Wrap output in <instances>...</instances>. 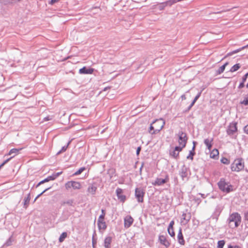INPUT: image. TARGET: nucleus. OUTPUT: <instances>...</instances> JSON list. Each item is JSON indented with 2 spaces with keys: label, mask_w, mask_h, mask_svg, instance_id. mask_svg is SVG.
I'll return each instance as SVG.
<instances>
[{
  "label": "nucleus",
  "mask_w": 248,
  "mask_h": 248,
  "mask_svg": "<svg viewBox=\"0 0 248 248\" xmlns=\"http://www.w3.org/2000/svg\"><path fill=\"white\" fill-rule=\"evenodd\" d=\"M165 124V122L163 119H156L151 124L149 132L152 135L159 132L164 127Z\"/></svg>",
  "instance_id": "obj_1"
},
{
  "label": "nucleus",
  "mask_w": 248,
  "mask_h": 248,
  "mask_svg": "<svg viewBox=\"0 0 248 248\" xmlns=\"http://www.w3.org/2000/svg\"><path fill=\"white\" fill-rule=\"evenodd\" d=\"M228 224L231 228H235L240 224L241 217L237 213H233L230 215L228 219Z\"/></svg>",
  "instance_id": "obj_2"
},
{
  "label": "nucleus",
  "mask_w": 248,
  "mask_h": 248,
  "mask_svg": "<svg viewBox=\"0 0 248 248\" xmlns=\"http://www.w3.org/2000/svg\"><path fill=\"white\" fill-rule=\"evenodd\" d=\"M244 167L245 162L241 158L235 159L231 165L232 171L237 172L243 170Z\"/></svg>",
  "instance_id": "obj_3"
},
{
  "label": "nucleus",
  "mask_w": 248,
  "mask_h": 248,
  "mask_svg": "<svg viewBox=\"0 0 248 248\" xmlns=\"http://www.w3.org/2000/svg\"><path fill=\"white\" fill-rule=\"evenodd\" d=\"M219 189L226 193H229L233 190L232 186L229 183H227L224 179H221L218 183Z\"/></svg>",
  "instance_id": "obj_4"
},
{
  "label": "nucleus",
  "mask_w": 248,
  "mask_h": 248,
  "mask_svg": "<svg viewBox=\"0 0 248 248\" xmlns=\"http://www.w3.org/2000/svg\"><path fill=\"white\" fill-rule=\"evenodd\" d=\"M65 188L69 190L71 188L74 189H79L81 188L80 183L74 181H68L65 184Z\"/></svg>",
  "instance_id": "obj_5"
},
{
  "label": "nucleus",
  "mask_w": 248,
  "mask_h": 248,
  "mask_svg": "<svg viewBox=\"0 0 248 248\" xmlns=\"http://www.w3.org/2000/svg\"><path fill=\"white\" fill-rule=\"evenodd\" d=\"M187 140L186 135L185 133L183 132L179 133L178 140L179 146L178 147L183 149L186 146Z\"/></svg>",
  "instance_id": "obj_6"
},
{
  "label": "nucleus",
  "mask_w": 248,
  "mask_h": 248,
  "mask_svg": "<svg viewBox=\"0 0 248 248\" xmlns=\"http://www.w3.org/2000/svg\"><path fill=\"white\" fill-rule=\"evenodd\" d=\"M237 124L236 122H232L230 124L227 130V133L228 135H233L237 131Z\"/></svg>",
  "instance_id": "obj_7"
},
{
  "label": "nucleus",
  "mask_w": 248,
  "mask_h": 248,
  "mask_svg": "<svg viewBox=\"0 0 248 248\" xmlns=\"http://www.w3.org/2000/svg\"><path fill=\"white\" fill-rule=\"evenodd\" d=\"M144 195V192L142 189L138 188L135 189V196L139 202H143Z\"/></svg>",
  "instance_id": "obj_8"
},
{
  "label": "nucleus",
  "mask_w": 248,
  "mask_h": 248,
  "mask_svg": "<svg viewBox=\"0 0 248 248\" xmlns=\"http://www.w3.org/2000/svg\"><path fill=\"white\" fill-rule=\"evenodd\" d=\"M116 193L118 199L122 202H124L126 200V197L123 195V190L120 188H118L116 190Z\"/></svg>",
  "instance_id": "obj_9"
},
{
  "label": "nucleus",
  "mask_w": 248,
  "mask_h": 248,
  "mask_svg": "<svg viewBox=\"0 0 248 248\" xmlns=\"http://www.w3.org/2000/svg\"><path fill=\"white\" fill-rule=\"evenodd\" d=\"M159 241L162 245H164L166 248H168L170 245V242L168 240L166 237L163 235H159Z\"/></svg>",
  "instance_id": "obj_10"
},
{
  "label": "nucleus",
  "mask_w": 248,
  "mask_h": 248,
  "mask_svg": "<svg viewBox=\"0 0 248 248\" xmlns=\"http://www.w3.org/2000/svg\"><path fill=\"white\" fill-rule=\"evenodd\" d=\"M133 218L130 216H127L124 219V225L125 228H129L133 223Z\"/></svg>",
  "instance_id": "obj_11"
},
{
  "label": "nucleus",
  "mask_w": 248,
  "mask_h": 248,
  "mask_svg": "<svg viewBox=\"0 0 248 248\" xmlns=\"http://www.w3.org/2000/svg\"><path fill=\"white\" fill-rule=\"evenodd\" d=\"M169 179L168 176H166L165 179L157 178L153 183V185L157 186L162 185L167 183L169 181Z\"/></svg>",
  "instance_id": "obj_12"
},
{
  "label": "nucleus",
  "mask_w": 248,
  "mask_h": 248,
  "mask_svg": "<svg viewBox=\"0 0 248 248\" xmlns=\"http://www.w3.org/2000/svg\"><path fill=\"white\" fill-rule=\"evenodd\" d=\"M94 71V69L90 68H86V67H83V68H81L79 70V73L80 74H92L93 73Z\"/></svg>",
  "instance_id": "obj_13"
},
{
  "label": "nucleus",
  "mask_w": 248,
  "mask_h": 248,
  "mask_svg": "<svg viewBox=\"0 0 248 248\" xmlns=\"http://www.w3.org/2000/svg\"><path fill=\"white\" fill-rule=\"evenodd\" d=\"M190 219V215H188L187 216L186 213H183L182 216V218L181 219V223L183 225H186Z\"/></svg>",
  "instance_id": "obj_14"
},
{
  "label": "nucleus",
  "mask_w": 248,
  "mask_h": 248,
  "mask_svg": "<svg viewBox=\"0 0 248 248\" xmlns=\"http://www.w3.org/2000/svg\"><path fill=\"white\" fill-rule=\"evenodd\" d=\"M182 150V149L176 146L175 147L174 150L170 152V155L171 156L175 158H177L179 156V152Z\"/></svg>",
  "instance_id": "obj_15"
},
{
  "label": "nucleus",
  "mask_w": 248,
  "mask_h": 248,
  "mask_svg": "<svg viewBox=\"0 0 248 248\" xmlns=\"http://www.w3.org/2000/svg\"><path fill=\"white\" fill-rule=\"evenodd\" d=\"M96 190L97 187L93 185H91L88 187L87 192L88 194L94 195L96 193Z\"/></svg>",
  "instance_id": "obj_16"
},
{
  "label": "nucleus",
  "mask_w": 248,
  "mask_h": 248,
  "mask_svg": "<svg viewBox=\"0 0 248 248\" xmlns=\"http://www.w3.org/2000/svg\"><path fill=\"white\" fill-rule=\"evenodd\" d=\"M177 237L179 243L182 245H184L185 242L183 238L181 229H180L179 231Z\"/></svg>",
  "instance_id": "obj_17"
},
{
  "label": "nucleus",
  "mask_w": 248,
  "mask_h": 248,
  "mask_svg": "<svg viewBox=\"0 0 248 248\" xmlns=\"http://www.w3.org/2000/svg\"><path fill=\"white\" fill-rule=\"evenodd\" d=\"M219 152L217 149H213L210 154V156L213 159H218Z\"/></svg>",
  "instance_id": "obj_18"
},
{
  "label": "nucleus",
  "mask_w": 248,
  "mask_h": 248,
  "mask_svg": "<svg viewBox=\"0 0 248 248\" xmlns=\"http://www.w3.org/2000/svg\"><path fill=\"white\" fill-rule=\"evenodd\" d=\"M97 224L100 230L104 231L107 228V225L104 220H98Z\"/></svg>",
  "instance_id": "obj_19"
},
{
  "label": "nucleus",
  "mask_w": 248,
  "mask_h": 248,
  "mask_svg": "<svg viewBox=\"0 0 248 248\" xmlns=\"http://www.w3.org/2000/svg\"><path fill=\"white\" fill-rule=\"evenodd\" d=\"M112 241V238L110 236L107 237L104 241V246L106 248H110Z\"/></svg>",
  "instance_id": "obj_20"
},
{
  "label": "nucleus",
  "mask_w": 248,
  "mask_h": 248,
  "mask_svg": "<svg viewBox=\"0 0 248 248\" xmlns=\"http://www.w3.org/2000/svg\"><path fill=\"white\" fill-rule=\"evenodd\" d=\"M54 180H55V177H53L52 175L49 176L47 177L44 180L40 181L38 184L37 186H38L40 185L43 184H44L45 183L48 182L49 181Z\"/></svg>",
  "instance_id": "obj_21"
},
{
  "label": "nucleus",
  "mask_w": 248,
  "mask_h": 248,
  "mask_svg": "<svg viewBox=\"0 0 248 248\" xmlns=\"http://www.w3.org/2000/svg\"><path fill=\"white\" fill-rule=\"evenodd\" d=\"M213 139L210 140L209 139H205L204 140V143L207 147L208 149L210 150L212 146Z\"/></svg>",
  "instance_id": "obj_22"
},
{
  "label": "nucleus",
  "mask_w": 248,
  "mask_h": 248,
  "mask_svg": "<svg viewBox=\"0 0 248 248\" xmlns=\"http://www.w3.org/2000/svg\"><path fill=\"white\" fill-rule=\"evenodd\" d=\"M21 149H22L21 148L19 149H17L16 148L12 149L9 151V152L8 153V155H11L14 154H15V155L13 156V157H14L15 155L18 154L19 151H20Z\"/></svg>",
  "instance_id": "obj_23"
},
{
  "label": "nucleus",
  "mask_w": 248,
  "mask_h": 248,
  "mask_svg": "<svg viewBox=\"0 0 248 248\" xmlns=\"http://www.w3.org/2000/svg\"><path fill=\"white\" fill-rule=\"evenodd\" d=\"M168 232L169 234L171 236L174 237L175 236V232L173 230V227L172 226H171L169 224Z\"/></svg>",
  "instance_id": "obj_24"
},
{
  "label": "nucleus",
  "mask_w": 248,
  "mask_h": 248,
  "mask_svg": "<svg viewBox=\"0 0 248 248\" xmlns=\"http://www.w3.org/2000/svg\"><path fill=\"white\" fill-rule=\"evenodd\" d=\"M240 64L239 63H237L232 66L230 70L231 72H234L237 71L240 68Z\"/></svg>",
  "instance_id": "obj_25"
},
{
  "label": "nucleus",
  "mask_w": 248,
  "mask_h": 248,
  "mask_svg": "<svg viewBox=\"0 0 248 248\" xmlns=\"http://www.w3.org/2000/svg\"><path fill=\"white\" fill-rule=\"evenodd\" d=\"M229 63L228 62H226L224 65L220 66L217 71V74H220L223 73L225 69V67L227 65H228Z\"/></svg>",
  "instance_id": "obj_26"
},
{
  "label": "nucleus",
  "mask_w": 248,
  "mask_h": 248,
  "mask_svg": "<svg viewBox=\"0 0 248 248\" xmlns=\"http://www.w3.org/2000/svg\"><path fill=\"white\" fill-rule=\"evenodd\" d=\"M67 233L65 232H62L60 235L59 240L60 242H62L65 238L67 237Z\"/></svg>",
  "instance_id": "obj_27"
},
{
  "label": "nucleus",
  "mask_w": 248,
  "mask_h": 248,
  "mask_svg": "<svg viewBox=\"0 0 248 248\" xmlns=\"http://www.w3.org/2000/svg\"><path fill=\"white\" fill-rule=\"evenodd\" d=\"M225 244V241L223 240L218 241L217 248H223Z\"/></svg>",
  "instance_id": "obj_28"
},
{
  "label": "nucleus",
  "mask_w": 248,
  "mask_h": 248,
  "mask_svg": "<svg viewBox=\"0 0 248 248\" xmlns=\"http://www.w3.org/2000/svg\"><path fill=\"white\" fill-rule=\"evenodd\" d=\"M84 170H85V167L80 168L78 171L74 173V175H78L81 174Z\"/></svg>",
  "instance_id": "obj_29"
},
{
  "label": "nucleus",
  "mask_w": 248,
  "mask_h": 248,
  "mask_svg": "<svg viewBox=\"0 0 248 248\" xmlns=\"http://www.w3.org/2000/svg\"><path fill=\"white\" fill-rule=\"evenodd\" d=\"M220 161H221V163H222L223 164H224L228 165V164H230V160L226 157H222Z\"/></svg>",
  "instance_id": "obj_30"
},
{
  "label": "nucleus",
  "mask_w": 248,
  "mask_h": 248,
  "mask_svg": "<svg viewBox=\"0 0 248 248\" xmlns=\"http://www.w3.org/2000/svg\"><path fill=\"white\" fill-rule=\"evenodd\" d=\"M200 93H199V94H198L194 98V99L193 100V101H192V102L191 103L190 106V107L189 108H191L193 105L194 104H195V103L196 102V101L197 100V99L199 98V97H200Z\"/></svg>",
  "instance_id": "obj_31"
},
{
  "label": "nucleus",
  "mask_w": 248,
  "mask_h": 248,
  "mask_svg": "<svg viewBox=\"0 0 248 248\" xmlns=\"http://www.w3.org/2000/svg\"><path fill=\"white\" fill-rule=\"evenodd\" d=\"M241 103L245 105H248V95L244 98Z\"/></svg>",
  "instance_id": "obj_32"
},
{
  "label": "nucleus",
  "mask_w": 248,
  "mask_h": 248,
  "mask_svg": "<svg viewBox=\"0 0 248 248\" xmlns=\"http://www.w3.org/2000/svg\"><path fill=\"white\" fill-rule=\"evenodd\" d=\"M13 157H11L7 160H5L0 165V169L3 167L6 163H7Z\"/></svg>",
  "instance_id": "obj_33"
},
{
  "label": "nucleus",
  "mask_w": 248,
  "mask_h": 248,
  "mask_svg": "<svg viewBox=\"0 0 248 248\" xmlns=\"http://www.w3.org/2000/svg\"><path fill=\"white\" fill-rule=\"evenodd\" d=\"M248 77V72L242 78V82H245Z\"/></svg>",
  "instance_id": "obj_34"
},
{
  "label": "nucleus",
  "mask_w": 248,
  "mask_h": 248,
  "mask_svg": "<svg viewBox=\"0 0 248 248\" xmlns=\"http://www.w3.org/2000/svg\"><path fill=\"white\" fill-rule=\"evenodd\" d=\"M105 215H103V214H101L98 219V220H104V218H105Z\"/></svg>",
  "instance_id": "obj_35"
},
{
  "label": "nucleus",
  "mask_w": 248,
  "mask_h": 248,
  "mask_svg": "<svg viewBox=\"0 0 248 248\" xmlns=\"http://www.w3.org/2000/svg\"><path fill=\"white\" fill-rule=\"evenodd\" d=\"M241 50H243V49H242V48H239V49H237V50H235L232 51L231 53H230V55H232V54L236 53L240 51Z\"/></svg>",
  "instance_id": "obj_36"
},
{
  "label": "nucleus",
  "mask_w": 248,
  "mask_h": 248,
  "mask_svg": "<svg viewBox=\"0 0 248 248\" xmlns=\"http://www.w3.org/2000/svg\"><path fill=\"white\" fill-rule=\"evenodd\" d=\"M62 172H58L56 174H54L52 175L53 177H55V179L57 178L61 174H62Z\"/></svg>",
  "instance_id": "obj_37"
},
{
  "label": "nucleus",
  "mask_w": 248,
  "mask_h": 248,
  "mask_svg": "<svg viewBox=\"0 0 248 248\" xmlns=\"http://www.w3.org/2000/svg\"><path fill=\"white\" fill-rule=\"evenodd\" d=\"M49 188H46L45 190H44L41 193H40L39 195H38L37 197L35 198V201L41 195H42L44 192H45L46 191H47Z\"/></svg>",
  "instance_id": "obj_38"
},
{
  "label": "nucleus",
  "mask_w": 248,
  "mask_h": 248,
  "mask_svg": "<svg viewBox=\"0 0 248 248\" xmlns=\"http://www.w3.org/2000/svg\"><path fill=\"white\" fill-rule=\"evenodd\" d=\"M244 82H242L238 86L239 89H242L244 87Z\"/></svg>",
  "instance_id": "obj_39"
},
{
  "label": "nucleus",
  "mask_w": 248,
  "mask_h": 248,
  "mask_svg": "<svg viewBox=\"0 0 248 248\" xmlns=\"http://www.w3.org/2000/svg\"><path fill=\"white\" fill-rule=\"evenodd\" d=\"M228 248H241L240 246H232L231 245H229L228 247Z\"/></svg>",
  "instance_id": "obj_40"
},
{
  "label": "nucleus",
  "mask_w": 248,
  "mask_h": 248,
  "mask_svg": "<svg viewBox=\"0 0 248 248\" xmlns=\"http://www.w3.org/2000/svg\"><path fill=\"white\" fill-rule=\"evenodd\" d=\"M244 131L246 134H248V124L245 126Z\"/></svg>",
  "instance_id": "obj_41"
},
{
  "label": "nucleus",
  "mask_w": 248,
  "mask_h": 248,
  "mask_svg": "<svg viewBox=\"0 0 248 248\" xmlns=\"http://www.w3.org/2000/svg\"><path fill=\"white\" fill-rule=\"evenodd\" d=\"M59 0H51L49 3L50 4H53L55 3L58 2Z\"/></svg>",
  "instance_id": "obj_42"
},
{
  "label": "nucleus",
  "mask_w": 248,
  "mask_h": 248,
  "mask_svg": "<svg viewBox=\"0 0 248 248\" xmlns=\"http://www.w3.org/2000/svg\"><path fill=\"white\" fill-rule=\"evenodd\" d=\"M141 150V147H139L137 149V152H136V153H137V155H139V154H140V152Z\"/></svg>",
  "instance_id": "obj_43"
},
{
  "label": "nucleus",
  "mask_w": 248,
  "mask_h": 248,
  "mask_svg": "<svg viewBox=\"0 0 248 248\" xmlns=\"http://www.w3.org/2000/svg\"><path fill=\"white\" fill-rule=\"evenodd\" d=\"M174 224V221L173 220L171 221L170 223V225L171 226H173Z\"/></svg>",
  "instance_id": "obj_44"
},
{
  "label": "nucleus",
  "mask_w": 248,
  "mask_h": 248,
  "mask_svg": "<svg viewBox=\"0 0 248 248\" xmlns=\"http://www.w3.org/2000/svg\"><path fill=\"white\" fill-rule=\"evenodd\" d=\"M247 47H248V44L247 45H246V46H243V47H242V49H245V48H247Z\"/></svg>",
  "instance_id": "obj_45"
},
{
  "label": "nucleus",
  "mask_w": 248,
  "mask_h": 248,
  "mask_svg": "<svg viewBox=\"0 0 248 248\" xmlns=\"http://www.w3.org/2000/svg\"><path fill=\"white\" fill-rule=\"evenodd\" d=\"M102 214H103V215H105V210L102 209Z\"/></svg>",
  "instance_id": "obj_46"
},
{
  "label": "nucleus",
  "mask_w": 248,
  "mask_h": 248,
  "mask_svg": "<svg viewBox=\"0 0 248 248\" xmlns=\"http://www.w3.org/2000/svg\"><path fill=\"white\" fill-rule=\"evenodd\" d=\"M247 215H248V212L247 213Z\"/></svg>",
  "instance_id": "obj_47"
},
{
  "label": "nucleus",
  "mask_w": 248,
  "mask_h": 248,
  "mask_svg": "<svg viewBox=\"0 0 248 248\" xmlns=\"http://www.w3.org/2000/svg\"><path fill=\"white\" fill-rule=\"evenodd\" d=\"M18 1H19L20 0H17Z\"/></svg>",
  "instance_id": "obj_48"
}]
</instances>
